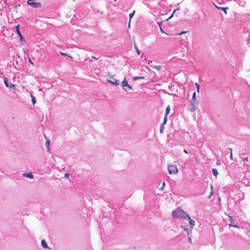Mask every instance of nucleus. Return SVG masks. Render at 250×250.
<instances>
[{"label": "nucleus", "instance_id": "nucleus-1", "mask_svg": "<svg viewBox=\"0 0 250 250\" xmlns=\"http://www.w3.org/2000/svg\"><path fill=\"white\" fill-rule=\"evenodd\" d=\"M172 216L174 218H186L188 216V214L184 211L181 208H177L176 210H174L172 212Z\"/></svg>", "mask_w": 250, "mask_h": 250}, {"label": "nucleus", "instance_id": "nucleus-2", "mask_svg": "<svg viewBox=\"0 0 250 250\" xmlns=\"http://www.w3.org/2000/svg\"><path fill=\"white\" fill-rule=\"evenodd\" d=\"M168 173L170 174H176L178 173V170L176 166L175 165H168L167 167Z\"/></svg>", "mask_w": 250, "mask_h": 250}, {"label": "nucleus", "instance_id": "nucleus-3", "mask_svg": "<svg viewBox=\"0 0 250 250\" xmlns=\"http://www.w3.org/2000/svg\"><path fill=\"white\" fill-rule=\"evenodd\" d=\"M122 86L124 90L125 91L132 89L131 86L128 84L125 78H124L123 82H122Z\"/></svg>", "mask_w": 250, "mask_h": 250}, {"label": "nucleus", "instance_id": "nucleus-4", "mask_svg": "<svg viewBox=\"0 0 250 250\" xmlns=\"http://www.w3.org/2000/svg\"><path fill=\"white\" fill-rule=\"evenodd\" d=\"M35 0H28L27 4L33 8H40L41 7V4L38 2H35Z\"/></svg>", "mask_w": 250, "mask_h": 250}, {"label": "nucleus", "instance_id": "nucleus-5", "mask_svg": "<svg viewBox=\"0 0 250 250\" xmlns=\"http://www.w3.org/2000/svg\"><path fill=\"white\" fill-rule=\"evenodd\" d=\"M111 80H107V81L109 83H111L112 84L118 85H119V81H117L116 79L111 78Z\"/></svg>", "mask_w": 250, "mask_h": 250}, {"label": "nucleus", "instance_id": "nucleus-6", "mask_svg": "<svg viewBox=\"0 0 250 250\" xmlns=\"http://www.w3.org/2000/svg\"><path fill=\"white\" fill-rule=\"evenodd\" d=\"M229 222H230V223L229 224V227H233L239 228V226H238L237 225H233L232 224L233 223V222H234V221L233 220L232 217L230 216H229Z\"/></svg>", "mask_w": 250, "mask_h": 250}, {"label": "nucleus", "instance_id": "nucleus-7", "mask_svg": "<svg viewBox=\"0 0 250 250\" xmlns=\"http://www.w3.org/2000/svg\"><path fill=\"white\" fill-rule=\"evenodd\" d=\"M41 244H42V246L44 248V249H47L48 248V247H47V245L46 243V242L44 240H42V241H41Z\"/></svg>", "mask_w": 250, "mask_h": 250}, {"label": "nucleus", "instance_id": "nucleus-8", "mask_svg": "<svg viewBox=\"0 0 250 250\" xmlns=\"http://www.w3.org/2000/svg\"><path fill=\"white\" fill-rule=\"evenodd\" d=\"M187 217L188 218V220H189V223L190 224V225L192 226H194L195 225V222L192 220L190 218V217L189 216V215H188V216H187Z\"/></svg>", "mask_w": 250, "mask_h": 250}, {"label": "nucleus", "instance_id": "nucleus-9", "mask_svg": "<svg viewBox=\"0 0 250 250\" xmlns=\"http://www.w3.org/2000/svg\"><path fill=\"white\" fill-rule=\"evenodd\" d=\"M44 137L46 140V142L45 143L46 147L48 149V151H49V150H50V149H49L50 141L47 139L45 135H44Z\"/></svg>", "mask_w": 250, "mask_h": 250}, {"label": "nucleus", "instance_id": "nucleus-10", "mask_svg": "<svg viewBox=\"0 0 250 250\" xmlns=\"http://www.w3.org/2000/svg\"><path fill=\"white\" fill-rule=\"evenodd\" d=\"M23 175L27 178L32 179L33 178V176L31 172H29L28 173L24 174Z\"/></svg>", "mask_w": 250, "mask_h": 250}, {"label": "nucleus", "instance_id": "nucleus-11", "mask_svg": "<svg viewBox=\"0 0 250 250\" xmlns=\"http://www.w3.org/2000/svg\"><path fill=\"white\" fill-rule=\"evenodd\" d=\"M170 110V107L169 105L167 106L166 107V112H165V115L167 116V115L169 113Z\"/></svg>", "mask_w": 250, "mask_h": 250}, {"label": "nucleus", "instance_id": "nucleus-12", "mask_svg": "<svg viewBox=\"0 0 250 250\" xmlns=\"http://www.w3.org/2000/svg\"><path fill=\"white\" fill-rule=\"evenodd\" d=\"M212 173L214 176H217L218 174L217 170L216 168H213L212 169Z\"/></svg>", "mask_w": 250, "mask_h": 250}, {"label": "nucleus", "instance_id": "nucleus-13", "mask_svg": "<svg viewBox=\"0 0 250 250\" xmlns=\"http://www.w3.org/2000/svg\"><path fill=\"white\" fill-rule=\"evenodd\" d=\"M150 67H152V68H153L156 69L157 70H158V71H159V70H160V68H161V65H156V66H155V65H152V64H151V65H150Z\"/></svg>", "mask_w": 250, "mask_h": 250}, {"label": "nucleus", "instance_id": "nucleus-14", "mask_svg": "<svg viewBox=\"0 0 250 250\" xmlns=\"http://www.w3.org/2000/svg\"><path fill=\"white\" fill-rule=\"evenodd\" d=\"M134 13H135V11H133L131 13L129 14V16L130 20H131V19L133 17ZM130 20H129V23H128V26L129 27L130 26Z\"/></svg>", "mask_w": 250, "mask_h": 250}, {"label": "nucleus", "instance_id": "nucleus-15", "mask_svg": "<svg viewBox=\"0 0 250 250\" xmlns=\"http://www.w3.org/2000/svg\"><path fill=\"white\" fill-rule=\"evenodd\" d=\"M19 27H20V25H19V24H18V25L16 26V32H17V34H18V35L19 36H20V35H21V32H20V31Z\"/></svg>", "mask_w": 250, "mask_h": 250}, {"label": "nucleus", "instance_id": "nucleus-16", "mask_svg": "<svg viewBox=\"0 0 250 250\" xmlns=\"http://www.w3.org/2000/svg\"><path fill=\"white\" fill-rule=\"evenodd\" d=\"M134 47H135V50H136V52L137 55H140V51H139V49H138V47H137L135 42H134Z\"/></svg>", "mask_w": 250, "mask_h": 250}, {"label": "nucleus", "instance_id": "nucleus-17", "mask_svg": "<svg viewBox=\"0 0 250 250\" xmlns=\"http://www.w3.org/2000/svg\"><path fill=\"white\" fill-rule=\"evenodd\" d=\"M144 77H137V76H135L133 78V80H135V81H137L138 80V79H144Z\"/></svg>", "mask_w": 250, "mask_h": 250}, {"label": "nucleus", "instance_id": "nucleus-18", "mask_svg": "<svg viewBox=\"0 0 250 250\" xmlns=\"http://www.w3.org/2000/svg\"><path fill=\"white\" fill-rule=\"evenodd\" d=\"M210 188H211V192L210 195L208 196L209 198H210L212 196V195L213 194V186L212 185H210Z\"/></svg>", "mask_w": 250, "mask_h": 250}, {"label": "nucleus", "instance_id": "nucleus-19", "mask_svg": "<svg viewBox=\"0 0 250 250\" xmlns=\"http://www.w3.org/2000/svg\"><path fill=\"white\" fill-rule=\"evenodd\" d=\"M192 100L194 103L196 101V93H195V92H194L193 94L192 98Z\"/></svg>", "mask_w": 250, "mask_h": 250}, {"label": "nucleus", "instance_id": "nucleus-20", "mask_svg": "<svg viewBox=\"0 0 250 250\" xmlns=\"http://www.w3.org/2000/svg\"><path fill=\"white\" fill-rule=\"evenodd\" d=\"M195 86L197 87V91L198 93H199V90H200V85H199V83H195Z\"/></svg>", "mask_w": 250, "mask_h": 250}, {"label": "nucleus", "instance_id": "nucleus-21", "mask_svg": "<svg viewBox=\"0 0 250 250\" xmlns=\"http://www.w3.org/2000/svg\"><path fill=\"white\" fill-rule=\"evenodd\" d=\"M167 116L165 115V117H164V120H163V122L162 124L165 125L167 123Z\"/></svg>", "mask_w": 250, "mask_h": 250}, {"label": "nucleus", "instance_id": "nucleus-22", "mask_svg": "<svg viewBox=\"0 0 250 250\" xmlns=\"http://www.w3.org/2000/svg\"><path fill=\"white\" fill-rule=\"evenodd\" d=\"M221 9L226 14L227 13V10L228 9V7H221Z\"/></svg>", "mask_w": 250, "mask_h": 250}, {"label": "nucleus", "instance_id": "nucleus-23", "mask_svg": "<svg viewBox=\"0 0 250 250\" xmlns=\"http://www.w3.org/2000/svg\"><path fill=\"white\" fill-rule=\"evenodd\" d=\"M164 125L161 124L160 128V132L162 133L163 132Z\"/></svg>", "mask_w": 250, "mask_h": 250}, {"label": "nucleus", "instance_id": "nucleus-24", "mask_svg": "<svg viewBox=\"0 0 250 250\" xmlns=\"http://www.w3.org/2000/svg\"><path fill=\"white\" fill-rule=\"evenodd\" d=\"M31 98H32V102L33 104H34L36 103L35 98L34 97V96H33L32 95H31Z\"/></svg>", "mask_w": 250, "mask_h": 250}, {"label": "nucleus", "instance_id": "nucleus-25", "mask_svg": "<svg viewBox=\"0 0 250 250\" xmlns=\"http://www.w3.org/2000/svg\"><path fill=\"white\" fill-rule=\"evenodd\" d=\"M179 9V8H177V9H176L174 10V11H173V13H172V15H171V16H170L168 19H167L166 21H167V20H168L169 19H170V18H171L173 16V14H174V13L175 12V11H176V10H178Z\"/></svg>", "mask_w": 250, "mask_h": 250}, {"label": "nucleus", "instance_id": "nucleus-26", "mask_svg": "<svg viewBox=\"0 0 250 250\" xmlns=\"http://www.w3.org/2000/svg\"><path fill=\"white\" fill-rule=\"evenodd\" d=\"M19 36L20 37V41H21V42H22V41H23V37H22V35H20V36Z\"/></svg>", "mask_w": 250, "mask_h": 250}, {"label": "nucleus", "instance_id": "nucleus-27", "mask_svg": "<svg viewBox=\"0 0 250 250\" xmlns=\"http://www.w3.org/2000/svg\"><path fill=\"white\" fill-rule=\"evenodd\" d=\"M230 159L232 160L233 159V155H232V153H230Z\"/></svg>", "mask_w": 250, "mask_h": 250}, {"label": "nucleus", "instance_id": "nucleus-28", "mask_svg": "<svg viewBox=\"0 0 250 250\" xmlns=\"http://www.w3.org/2000/svg\"><path fill=\"white\" fill-rule=\"evenodd\" d=\"M187 32V31H183L181 33L179 34V35H181L183 34H185V33H186Z\"/></svg>", "mask_w": 250, "mask_h": 250}, {"label": "nucleus", "instance_id": "nucleus-29", "mask_svg": "<svg viewBox=\"0 0 250 250\" xmlns=\"http://www.w3.org/2000/svg\"><path fill=\"white\" fill-rule=\"evenodd\" d=\"M28 59H29V62H30L31 64L33 65V62H32L31 61V60H30V58H29V57H28Z\"/></svg>", "mask_w": 250, "mask_h": 250}, {"label": "nucleus", "instance_id": "nucleus-30", "mask_svg": "<svg viewBox=\"0 0 250 250\" xmlns=\"http://www.w3.org/2000/svg\"><path fill=\"white\" fill-rule=\"evenodd\" d=\"M243 160V161H249L248 157H246V158H245Z\"/></svg>", "mask_w": 250, "mask_h": 250}, {"label": "nucleus", "instance_id": "nucleus-31", "mask_svg": "<svg viewBox=\"0 0 250 250\" xmlns=\"http://www.w3.org/2000/svg\"><path fill=\"white\" fill-rule=\"evenodd\" d=\"M158 23V25H159V27H161V25H162V21H161V22H159Z\"/></svg>", "mask_w": 250, "mask_h": 250}, {"label": "nucleus", "instance_id": "nucleus-32", "mask_svg": "<svg viewBox=\"0 0 250 250\" xmlns=\"http://www.w3.org/2000/svg\"><path fill=\"white\" fill-rule=\"evenodd\" d=\"M159 29H160V30L161 31V32H162V33L164 32V31L163 30V29H162L161 27H160Z\"/></svg>", "mask_w": 250, "mask_h": 250}, {"label": "nucleus", "instance_id": "nucleus-33", "mask_svg": "<svg viewBox=\"0 0 250 250\" xmlns=\"http://www.w3.org/2000/svg\"><path fill=\"white\" fill-rule=\"evenodd\" d=\"M215 7H216L217 9H221V7H219L218 6H217V5H215Z\"/></svg>", "mask_w": 250, "mask_h": 250}, {"label": "nucleus", "instance_id": "nucleus-34", "mask_svg": "<svg viewBox=\"0 0 250 250\" xmlns=\"http://www.w3.org/2000/svg\"><path fill=\"white\" fill-rule=\"evenodd\" d=\"M215 7H216L217 9H221V7H219L218 6H217V5H215Z\"/></svg>", "mask_w": 250, "mask_h": 250}, {"label": "nucleus", "instance_id": "nucleus-35", "mask_svg": "<svg viewBox=\"0 0 250 250\" xmlns=\"http://www.w3.org/2000/svg\"><path fill=\"white\" fill-rule=\"evenodd\" d=\"M61 54L62 56H66V54H65V53H62V52L61 53Z\"/></svg>", "mask_w": 250, "mask_h": 250}, {"label": "nucleus", "instance_id": "nucleus-36", "mask_svg": "<svg viewBox=\"0 0 250 250\" xmlns=\"http://www.w3.org/2000/svg\"><path fill=\"white\" fill-rule=\"evenodd\" d=\"M4 83H5V84H6V86H7V87H8V84H7V82H6V81H4Z\"/></svg>", "mask_w": 250, "mask_h": 250}, {"label": "nucleus", "instance_id": "nucleus-37", "mask_svg": "<svg viewBox=\"0 0 250 250\" xmlns=\"http://www.w3.org/2000/svg\"><path fill=\"white\" fill-rule=\"evenodd\" d=\"M165 185V182H164L163 183L162 186H163V187H164ZM162 188H163V187H162ZM161 190H163V188H161Z\"/></svg>", "mask_w": 250, "mask_h": 250}, {"label": "nucleus", "instance_id": "nucleus-38", "mask_svg": "<svg viewBox=\"0 0 250 250\" xmlns=\"http://www.w3.org/2000/svg\"><path fill=\"white\" fill-rule=\"evenodd\" d=\"M184 152L186 153V154H188V151L186 150V149H184Z\"/></svg>", "mask_w": 250, "mask_h": 250}, {"label": "nucleus", "instance_id": "nucleus-39", "mask_svg": "<svg viewBox=\"0 0 250 250\" xmlns=\"http://www.w3.org/2000/svg\"><path fill=\"white\" fill-rule=\"evenodd\" d=\"M65 177H68V174L67 173H65Z\"/></svg>", "mask_w": 250, "mask_h": 250}, {"label": "nucleus", "instance_id": "nucleus-40", "mask_svg": "<svg viewBox=\"0 0 250 250\" xmlns=\"http://www.w3.org/2000/svg\"><path fill=\"white\" fill-rule=\"evenodd\" d=\"M91 58H92V59H95V60H96V59H97V58H96L94 56H92V57H91Z\"/></svg>", "mask_w": 250, "mask_h": 250}, {"label": "nucleus", "instance_id": "nucleus-41", "mask_svg": "<svg viewBox=\"0 0 250 250\" xmlns=\"http://www.w3.org/2000/svg\"><path fill=\"white\" fill-rule=\"evenodd\" d=\"M191 111H195V108H193L191 109Z\"/></svg>", "mask_w": 250, "mask_h": 250}, {"label": "nucleus", "instance_id": "nucleus-42", "mask_svg": "<svg viewBox=\"0 0 250 250\" xmlns=\"http://www.w3.org/2000/svg\"><path fill=\"white\" fill-rule=\"evenodd\" d=\"M229 149H230V153H231H231H232V149H231V148H229Z\"/></svg>", "mask_w": 250, "mask_h": 250}, {"label": "nucleus", "instance_id": "nucleus-43", "mask_svg": "<svg viewBox=\"0 0 250 250\" xmlns=\"http://www.w3.org/2000/svg\"><path fill=\"white\" fill-rule=\"evenodd\" d=\"M151 63H152V61H150V62H148V64H150Z\"/></svg>", "mask_w": 250, "mask_h": 250}, {"label": "nucleus", "instance_id": "nucleus-44", "mask_svg": "<svg viewBox=\"0 0 250 250\" xmlns=\"http://www.w3.org/2000/svg\"><path fill=\"white\" fill-rule=\"evenodd\" d=\"M115 1H116L117 0H114Z\"/></svg>", "mask_w": 250, "mask_h": 250}]
</instances>
